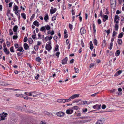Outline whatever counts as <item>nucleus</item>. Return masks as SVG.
<instances>
[{"mask_svg": "<svg viewBox=\"0 0 124 124\" xmlns=\"http://www.w3.org/2000/svg\"><path fill=\"white\" fill-rule=\"evenodd\" d=\"M56 16L54 15L53 17L52 18V21H53L56 20Z\"/></svg>", "mask_w": 124, "mask_h": 124, "instance_id": "09e8293b", "label": "nucleus"}, {"mask_svg": "<svg viewBox=\"0 0 124 124\" xmlns=\"http://www.w3.org/2000/svg\"><path fill=\"white\" fill-rule=\"evenodd\" d=\"M47 34H50L52 35H53L54 34V31L52 30V31H49L47 32Z\"/></svg>", "mask_w": 124, "mask_h": 124, "instance_id": "4be33fe9", "label": "nucleus"}, {"mask_svg": "<svg viewBox=\"0 0 124 124\" xmlns=\"http://www.w3.org/2000/svg\"><path fill=\"white\" fill-rule=\"evenodd\" d=\"M72 108L73 109H78V107L77 106H74L72 107Z\"/></svg>", "mask_w": 124, "mask_h": 124, "instance_id": "e2e57ef3", "label": "nucleus"}, {"mask_svg": "<svg viewBox=\"0 0 124 124\" xmlns=\"http://www.w3.org/2000/svg\"><path fill=\"white\" fill-rule=\"evenodd\" d=\"M51 28L50 26L49 25H47L46 26V28L47 30H49Z\"/></svg>", "mask_w": 124, "mask_h": 124, "instance_id": "49530a36", "label": "nucleus"}, {"mask_svg": "<svg viewBox=\"0 0 124 124\" xmlns=\"http://www.w3.org/2000/svg\"><path fill=\"white\" fill-rule=\"evenodd\" d=\"M19 7L16 5H14L13 7V10L15 11L18 10Z\"/></svg>", "mask_w": 124, "mask_h": 124, "instance_id": "9b49d317", "label": "nucleus"}, {"mask_svg": "<svg viewBox=\"0 0 124 124\" xmlns=\"http://www.w3.org/2000/svg\"><path fill=\"white\" fill-rule=\"evenodd\" d=\"M38 46H34V48L35 50H37L38 49Z\"/></svg>", "mask_w": 124, "mask_h": 124, "instance_id": "052dcab7", "label": "nucleus"}, {"mask_svg": "<svg viewBox=\"0 0 124 124\" xmlns=\"http://www.w3.org/2000/svg\"><path fill=\"white\" fill-rule=\"evenodd\" d=\"M116 90L115 89L109 90V92L111 93H113L115 92Z\"/></svg>", "mask_w": 124, "mask_h": 124, "instance_id": "0e129e2a", "label": "nucleus"}, {"mask_svg": "<svg viewBox=\"0 0 124 124\" xmlns=\"http://www.w3.org/2000/svg\"><path fill=\"white\" fill-rule=\"evenodd\" d=\"M72 26H73L72 24H70V23L69 24V27L71 30H72Z\"/></svg>", "mask_w": 124, "mask_h": 124, "instance_id": "5fc2aeb1", "label": "nucleus"}, {"mask_svg": "<svg viewBox=\"0 0 124 124\" xmlns=\"http://www.w3.org/2000/svg\"><path fill=\"white\" fill-rule=\"evenodd\" d=\"M28 41L30 44H31L32 43L33 41L31 38H30L29 39Z\"/></svg>", "mask_w": 124, "mask_h": 124, "instance_id": "ea45409f", "label": "nucleus"}, {"mask_svg": "<svg viewBox=\"0 0 124 124\" xmlns=\"http://www.w3.org/2000/svg\"><path fill=\"white\" fill-rule=\"evenodd\" d=\"M48 44H46L45 46L46 49L48 51H50L52 49L51 41H49L47 42Z\"/></svg>", "mask_w": 124, "mask_h": 124, "instance_id": "f257e3e1", "label": "nucleus"}, {"mask_svg": "<svg viewBox=\"0 0 124 124\" xmlns=\"http://www.w3.org/2000/svg\"><path fill=\"white\" fill-rule=\"evenodd\" d=\"M79 94H74L70 97V98L71 100L75 98L78 97L79 96Z\"/></svg>", "mask_w": 124, "mask_h": 124, "instance_id": "0eeeda50", "label": "nucleus"}, {"mask_svg": "<svg viewBox=\"0 0 124 124\" xmlns=\"http://www.w3.org/2000/svg\"><path fill=\"white\" fill-rule=\"evenodd\" d=\"M80 32L81 34L82 35L83 34L85 33L86 32V30L83 27H82L81 28Z\"/></svg>", "mask_w": 124, "mask_h": 124, "instance_id": "9d476101", "label": "nucleus"}, {"mask_svg": "<svg viewBox=\"0 0 124 124\" xmlns=\"http://www.w3.org/2000/svg\"><path fill=\"white\" fill-rule=\"evenodd\" d=\"M28 40V39L26 37H24L23 39V41L24 42H26Z\"/></svg>", "mask_w": 124, "mask_h": 124, "instance_id": "864d4df0", "label": "nucleus"}, {"mask_svg": "<svg viewBox=\"0 0 124 124\" xmlns=\"http://www.w3.org/2000/svg\"><path fill=\"white\" fill-rule=\"evenodd\" d=\"M101 105L99 104H96L94 106L93 108L94 109L98 110L100 109Z\"/></svg>", "mask_w": 124, "mask_h": 124, "instance_id": "423d86ee", "label": "nucleus"}, {"mask_svg": "<svg viewBox=\"0 0 124 124\" xmlns=\"http://www.w3.org/2000/svg\"><path fill=\"white\" fill-rule=\"evenodd\" d=\"M102 19L103 22H105L106 20H107L108 18V16L107 15H103L102 16Z\"/></svg>", "mask_w": 124, "mask_h": 124, "instance_id": "6e6552de", "label": "nucleus"}, {"mask_svg": "<svg viewBox=\"0 0 124 124\" xmlns=\"http://www.w3.org/2000/svg\"><path fill=\"white\" fill-rule=\"evenodd\" d=\"M10 50L11 52H14V47L13 46H12L10 48Z\"/></svg>", "mask_w": 124, "mask_h": 124, "instance_id": "a18cd8bd", "label": "nucleus"}, {"mask_svg": "<svg viewBox=\"0 0 124 124\" xmlns=\"http://www.w3.org/2000/svg\"><path fill=\"white\" fill-rule=\"evenodd\" d=\"M94 45H97V41L96 39H94Z\"/></svg>", "mask_w": 124, "mask_h": 124, "instance_id": "3c124183", "label": "nucleus"}, {"mask_svg": "<svg viewBox=\"0 0 124 124\" xmlns=\"http://www.w3.org/2000/svg\"><path fill=\"white\" fill-rule=\"evenodd\" d=\"M71 99L70 98V97L68 99H64V103L65 102H68L70 101L71 100Z\"/></svg>", "mask_w": 124, "mask_h": 124, "instance_id": "f704fd0d", "label": "nucleus"}, {"mask_svg": "<svg viewBox=\"0 0 124 124\" xmlns=\"http://www.w3.org/2000/svg\"><path fill=\"white\" fill-rule=\"evenodd\" d=\"M119 17L117 15H116L115 16L114 22L116 23H118L119 20Z\"/></svg>", "mask_w": 124, "mask_h": 124, "instance_id": "20e7f679", "label": "nucleus"}, {"mask_svg": "<svg viewBox=\"0 0 124 124\" xmlns=\"http://www.w3.org/2000/svg\"><path fill=\"white\" fill-rule=\"evenodd\" d=\"M89 44L90 45V49L91 50L93 49V44L92 41H90V42Z\"/></svg>", "mask_w": 124, "mask_h": 124, "instance_id": "bb28decb", "label": "nucleus"}, {"mask_svg": "<svg viewBox=\"0 0 124 124\" xmlns=\"http://www.w3.org/2000/svg\"><path fill=\"white\" fill-rule=\"evenodd\" d=\"M18 28V27L16 25L13 28V30L14 32H16L17 31Z\"/></svg>", "mask_w": 124, "mask_h": 124, "instance_id": "393cba45", "label": "nucleus"}, {"mask_svg": "<svg viewBox=\"0 0 124 124\" xmlns=\"http://www.w3.org/2000/svg\"><path fill=\"white\" fill-rule=\"evenodd\" d=\"M117 42L119 45H121L122 43V39H118L117 40Z\"/></svg>", "mask_w": 124, "mask_h": 124, "instance_id": "a878e982", "label": "nucleus"}, {"mask_svg": "<svg viewBox=\"0 0 124 124\" xmlns=\"http://www.w3.org/2000/svg\"><path fill=\"white\" fill-rule=\"evenodd\" d=\"M33 24L36 26L39 27V23L37 20L35 21L33 23Z\"/></svg>", "mask_w": 124, "mask_h": 124, "instance_id": "2eb2a0df", "label": "nucleus"}, {"mask_svg": "<svg viewBox=\"0 0 124 124\" xmlns=\"http://www.w3.org/2000/svg\"><path fill=\"white\" fill-rule=\"evenodd\" d=\"M9 35H11L13 34V32L11 29H10L9 30Z\"/></svg>", "mask_w": 124, "mask_h": 124, "instance_id": "37998d69", "label": "nucleus"}, {"mask_svg": "<svg viewBox=\"0 0 124 124\" xmlns=\"http://www.w3.org/2000/svg\"><path fill=\"white\" fill-rule=\"evenodd\" d=\"M74 69L75 70L76 73H78L79 72V70L78 68H76L75 67L74 68Z\"/></svg>", "mask_w": 124, "mask_h": 124, "instance_id": "79ce46f5", "label": "nucleus"}, {"mask_svg": "<svg viewBox=\"0 0 124 124\" xmlns=\"http://www.w3.org/2000/svg\"><path fill=\"white\" fill-rule=\"evenodd\" d=\"M58 47L59 46L58 45L56 46L55 49V51H57L58 50Z\"/></svg>", "mask_w": 124, "mask_h": 124, "instance_id": "6e6d98bb", "label": "nucleus"}, {"mask_svg": "<svg viewBox=\"0 0 124 124\" xmlns=\"http://www.w3.org/2000/svg\"><path fill=\"white\" fill-rule=\"evenodd\" d=\"M104 121L102 120H99L96 122L95 124H103Z\"/></svg>", "mask_w": 124, "mask_h": 124, "instance_id": "f8f14e48", "label": "nucleus"}, {"mask_svg": "<svg viewBox=\"0 0 124 124\" xmlns=\"http://www.w3.org/2000/svg\"><path fill=\"white\" fill-rule=\"evenodd\" d=\"M35 93L34 92H31L29 93H28V96H31L32 95V94Z\"/></svg>", "mask_w": 124, "mask_h": 124, "instance_id": "473e14b6", "label": "nucleus"}, {"mask_svg": "<svg viewBox=\"0 0 124 124\" xmlns=\"http://www.w3.org/2000/svg\"><path fill=\"white\" fill-rule=\"evenodd\" d=\"M23 46L24 49L26 50H27L29 47L28 45L26 43H25L24 44Z\"/></svg>", "mask_w": 124, "mask_h": 124, "instance_id": "aec40b11", "label": "nucleus"}, {"mask_svg": "<svg viewBox=\"0 0 124 124\" xmlns=\"http://www.w3.org/2000/svg\"><path fill=\"white\" fill-rule=\"evenodd\" d=\"M93 31H94V33H95L96 31V30L95 29V24L94 23L93 24Z\"/></svg>", "mask_w": 124, "mask_h": 124, "instance_id": "e433bc0d", "label": "nucleus"}, {"mask_svg": "<svg viewBox=\"0 0 124 124\" xmlns=\"http://www.w3.org/2000/svg\"><path fill=\"white\" fill-rule=\"evenodd\" d=\"M117 34V33L115 31H114L113 32L112 36L114 37Z\"/></svg>", "mask_w": 124, "mask_h": 124, "instance_id": "8fccbe9b", "label": "nucleus"}, {"mask_svg": "<svg viewBox=\"0 0 124 124\" xmlns=\"http://www.w3.org/2000/svg\"><path fill=\"white\" fill-rule=\"evenodd\" d=\"M73 112V110L72 109H67L66 111V112L67 114H71Z\"/></svg>", "mask_w": 124, "mask_h": 124, "instance_id": "f3484780", "label": "nucleus"}, {"mask_svg": "<svg viewBox=\"0 0 124 124\" xmlns=\"http://www.w3.org/2000/svg\"><path fill=\"white\" fill-rule=\"evenodd\" d=\"M20 10H18L15 11V14L17 15H19L20 14Z\"/></svg>", "mask_w": 124, "mask_h": 124, "instance_id": "c756f323", "label": "nucleus"}, {"mask_svg": "<svg viewBox=\"0 0 124 124\" xmlns=\"http://www.w3.org/2000/svg\"><path fill=\"white\" fill-rule=\"evenodd\" d=\"M56 115L58 116L62 117L64 116V113L63 112L60 111L57 112Z\"/></svg>", "mask_w": 124, "mask_h": 124, "instance_id": "7ed1b4c3", "label": "nucleus"}, {"mask_svg": "<svg viewBox=\"0 0 124 124\" xmlns=\"http://www.w3.org/2000/svg\"><path fill=\"white\" fill-rule=\"evenodd\" d=\"M57 37L56 36H54V40L57 42Z\"/></svg>", "mask_w": 124, "mask_h": 124, "instance_id": "603ef678", "label": "nucleus"}, {"mask_svg": "<svg viewBox=\"0 0 124 124\" xmlns=\"http://www.w3.org/2000/svg\"><path fill=\"white\" fill-rule=\"evenodd\" d=\"M41 60V58L39 57H37L36 58V61L38 62H40Z\"/></svg>", "mask_w": 124, "mask_h": 124, "instance_id": "4c0bfd02", "label": "nucleus"}, {"mask_svg": "<svg viewBox=\"0 0 124 124\" xmlns=\"http://www.w3.org/2000/svg\"><path fill=\"white\" fill-rule=\"evenodd\" d=\"M4 51L5 52V53L6 54H9L10 52L9 50L7 49V47L4 48L3 49Z\"/></svg>", "mask_w": 124, "mask_h": 124, "instance_id": "4468645a", "label": "nucleus"}, {"mask_svg": "<svg viewBox=\"0 0 124 124\" xmlns=\"http://www.w3.org/2000/svg\"><path fill=\"white\" fill-rule=\"evenodd\" d=\"M105 31H106L107 34V35H108L110 33V30L109 29L107 31L106 30H105Z\"/></svg>", "mask_w": 124, "mask_h": 124, "instance_id": "4d7b16f0", "label": "nucleus"}, {"mask_svg": "<svg viewBox=\"0 0 124 124\" xmlns=\"http://www.w3.org/2000/svg\"><path fill=\"white\" fill-rule=\"evenodd\" d=\"M67 58L66 57L62 61V64H65L67 63Z\"/></svg>", "mask_w": 124, "mask_h": 124, "instance_id": "1a4fd4ad", "label": "nucleus"}, {"mask_svg": "<svg viewBox=\"0 0 124 124\" xmlns=\"http://www.w3.org/2000/svg\"><path fill=\"white\" fill-rule=\"evenodd\" d=\"M56 11V9L54 8V9H51L50 10V13L51 14H52L55 13Z\"/></svg>", "mask_w": 124, "mask_h": 124, "instance_id": "ddd939ff", "label": "nucleus"}, {"mask_svg": "<svg viewBox=\"0 0 124 124\" xmlns=\"http://www.w3.org/2000/svg\"><path fill=\"white\" fill-rule=\"evenodd\" d=\"M124 34V33L123 32L120 33L118 36V38H122L123 37Z\"/></svg>", "mask_w": 124, "mask_h": 124, "instance_id": "2f4dec72", "label": "nucleus"}, {"mask_svg": "<svg viewBox=\"0 0 124 124\" xmlns=\"http://www.w3.org/2000/svg\"><path fill=\"white\" fill-rule=\"evenodd\" d=\"M16 35H14L13 37V39H16L18 38L17 33H16Z\"/></svg>", "mask_w": 124, "mask_h": 124, "instance_id": "c03bdc74", "label": "nucleus"}, {"mask_svg": "<svg viewBox=\"0 0 124 124\" xmlns=\"http://www.w3.org/2000/svg\"><path fill=\"white\" fill-rule=\"evenodd\" d=\"M57 102H58L60 103H64V99H60L57 100Z\"/></svg>", "mask_w": 124, "mask_h": 124, "instance_id": "6ab92c4d", "label": "nucleus"}, {"mask_svg": "<svg viewBox=\"0 0 124 124\" xmlns=\"http://www.w3.org/2000/svg\"><path fill=\"white\" fill-rule=\"evenodd\" d=\"M45 26L42 27L40 29V30L42 31L45 32L46 31Z\"/></svg>", "mask_w": 124, "mask_h": 124, "instance_id": "412c9836", "label": "nucleus"}, {"mask_svg": "<svg viewBox=\"0 0 124 124\" xmlns=\"http://www.w3.org/2000/svg\"><path fill=\"white\" fill-rule=\"evenodd\" d=\"M106 107V106L105 105L103 104V105L102 107V109H105Z\"/></svg>", "mask_w": 124, "mask_h": 124, "instance_id": "338daca9", "label": "nucleus"}, {"mask_svg": "<svg viewBox=\"0 0 124 124\" xmlns=\"http://www.w3.org/2000/svg\"><path fill=\"white\" fill-rule=\"evenodd\" d=\"M8 114L7 113L3 112L0 114V121L2 120H4L6 119V117Z\"/></svg>", "mask_w": 124, "mask_h": 124, "instance_id": "f03ea898", "label": "nucleus"}, {"mask_svg": "<svg viewBox=\"0 0 124 124\" xmlns=\"http://www.w3.org/2000/svg\"><path fill=\"white\" fill-rule=\"evenodd\" d=\"M113 45V43L112 42H111L110 43L109 45V49L111 50L112 48V46Z\"/></svg>", "mask_w": 124, "mask_h": 124, "instance_id": "c9c22d12", "label": "nucleus"}, {"mask_svg": "<svg viewBox=\"0 0 124 124\" xmlns=\"http://www.w3.org/2000/svg\"><path fill=\"white\" fill-rule=\"evenodd\" d=\"M21 15L22 17L24 19H26V15L24 13H21Z\"/></svg>", "mask_w": 124, "mask_h": 124, "instance_id": "c85d7f7f", "label": "nucleus"}, {"mask_svg": "<svg viewBox=\"0 0 124 124\" xmlns=\"http://www.w3.org/2000/svg\"><path fill=\"white\" fill-rule=\"evenodd\" d=\"M110 2L111 7L115 6L116 3V0H110Z\"/></svg>", "mask_w": 124, "mask_h": 124, "instance_id": "39448f33", "label": "nucleus"}, {"mask_svg": "<svg viewBox=\"0 0 124 124\" xmlns=\"http://www.w3.org/2000/svg\"><path fill=\"white\" fill-rule=\"evenodd\" d=\"M44 19L46 22H47V21L49 19V16L47 14H45Z\"/></svg>", "mask_w": 124, "mask_h": 124, "instance_id": "dca6fc26", "label": "nucleus"}, {"mask_svg": "<svg viewBox=\"0 0 124 124\" xmlns=\"http://www.w3.org/2000/svg\"><path fill=\"white\" fill-rule=\"evenodd\" d=\"M120 51L118 50L116 51L115 53V55L116 56H118L120 54Z\"/></svg>", "mask_w": 124, "mask_h": 124, "instance_id": "cd10ccee", "label": "nucleus"}, {"mask_svg": "<svg viewBox=\"0 0 124 124\" xmlns=\"http://www.w3.org/2000/svg\"><path fill=\"white\" fill-rule=\"evenodd\" d=\"M45 114L48 116H51L52 115V114L50 112L46 111L45 112Z\"/></svg>", "mask_w": 124, "mask_h": 124, "instance_id": "a19ab883", "label": "nucleus"}, {"mask_svg": "<svg viewBox=\"0 0 124 124\" xmlns=\"http://www.w3.org/2000/svg\"><path fill=\"white\" fill-rule=\"evenodd\" d=\"M40 124H47L45 121H42L41 122Z\"/></svg>", "mask_w": 124, "mask_h": 124, "instance_id": "680f3d73", "label": "nucleus"}, {"mask_svg": "<svg viewBox=\"0 0 124 124\" xmlns=\"http://www.w3.org/2000/svg\"><path fill=\"white\" fill-rule=\"evenodd\" d=\"M38 94L35 93H34L32 94V96H33V97H37L38 96Z\"/></svg>", "mask_w": 124, "mask_h": 124, "instance_id": "de8ad7c7", "label": "nucleus"}, {"mask_svg": "<svg viewBox=\"0 0 124 124\" xmlns=\"http://www.w3.org/2000/svg\"><path fill=\"white\" fill-rule=\"evenodd\" d=\"M36 35L35 34H33L31 36L32 38L33 39H35L36 38Z\"/></svg>", "mask_w": 124, "mask_h": 124, "instance_id": "69168bd1", "label": "nucleus"}, {"mask_svg": "<svg viewBox=\"0 0 124 124\" xmlns=\"http://www.w3.org/2000/svg\"><path fill=\"white\" fill-rule=\"evenodd\" d=\"M15 96L16 97H20L21 98H23L24 95L22 94H16L15 95Z\"/></svg>", "mask_w": 124, "mask_h": 124, "instance_id": "b1692460", "label": "nucleus"}, {"mask_svg": "<svg viewBox=\"0 0 124 124\" xmlns=\"http://www.w3.org/2000/svg\"><path fill=\"white\" fill-rule=\"evenodd\" d=\"M17 51L20 52H23L24 50L23 49V48L22 47H19L17 50Z\"/></svg>", "mask_w": 124, "mask_h": 124, "instance_id": "a211bd4d", "label": "nucleus"}, {"mask_svg": "<svg viewBox=\"0 0 124 124\" xmlns=\"http://www.w3.org/2000/svg\"><path fill=\"white\" fill-rule=\"evenodd\" d=\"M60 54V53L59 52H58L56 53L55 55L56 56H57V57H58L59 56V55Z\"/></svg>", "mask_w": 124, "mask_h": 124, "instance_id": "13d9d810", "label": "nucleus"}, {"mask_svg": "<svg viewBox=\"0 0 124 124\" xmlns=\"http://www.w3.org/2000/svg\"><path fill=\"white\" fill-rule=\"evenodd\" d=\"M38 39H42V35L41 33L40 32L38 34Z\"/></svg>", "mask_w": 124, "mask_h": 124, "instance_id": "58836bf2", "label": "nucleus"}, {"mask_svg": "<svg viewBox=\"0 0 124 124\" xmlns=\"http://www.w3.org/2000/svg\"><path fill=\"white\" fill-rule=\"evenodd\" d=\"M122 72V70H119L117 72V74L116 73L114 75L115 76H117L119 75Z\"/></svg>", "mask_w": 124, "mask_h": 124, "instance_id": "5701e85b", "label": "nucleus"}, {"mask_svg": "<svg viewBox=\"0 0 124 124\" xmlns=\"http://www.w3.org/2000/svg\"><path fill=\"white\" fill-rule=\"evenodd\" d=\"M39 77V74H37V76L35 77V79L37 80L38 79V78Z\"/></svg>", "mask_w": 124, "mask_h": 124, "instance_id": "bf43d9fd", "label": "nucleus"}, {"mask_svg": "<svg viewBox=\"0 0 124 124\" xmlns=\"http://www.w3.org/2000/svg\"><path fill=\"white\" fill-rule=\"evenodd\" d=\"M15 47L16 48H17L19 47H18V44H15Z\"/></svg>", "mask_w": 124, "mask_h": 124, "instance_id": "774afa93", "label": "nucleus"}, {"mask_svg": "<svg viewBox=\"0 0 124 124\" xmlns=\"http://www.w3.org/2000/svg\"><path fill=\"white\" fill-rule=\"evenodd\" d=\"M115 28L116 31H117L118 29V25L117 23L116 24L115 26Z\"/></svg>", "mask_w": 124, "mask_h": 124, "instance_id": "72a5a7b5", "label": "nucleus"}, {"mask_svg": "<svg viewBox=\"0 0 124 124\" xmlns=\"http://www.w3.org/2000/svg\"><path fill=\"white\" fill-rule=\"evenodd\" d=\"M106 44V41L104 39L102 41V46H105Z\"/></svg>", "mask_w": 124, "mask_h": 124, "instance_id": "7c9ffc66", "label": "nucleus"}]
</instances>
